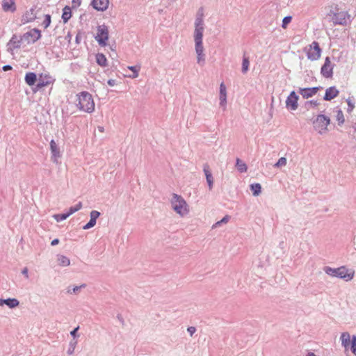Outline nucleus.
I'll return each instance as SVG.
<instances>
[{"mask_svg": "<svg viewBox=\"0 0 356 356\" xmlns=\"http://www.w3.org/2000/svg\"><path fill=\"white\" fill-rule=\"evenodd\" d=\"M204 21L202 17L196 19L195 22L194 30V41L195 48L197 54V60L198 63H204L205 58L204 54V47L202 43L203 33H204Z\"/></svg>", "mask_w": 356, "mask_h": 356, "instance_id": "1", "label": "nucleus"}, {"mask_svg": "<svg viewBox=\"0 0 356 356\" xmlns=\"http://www.w3.org/2000/svg\"><path fill=\"white\" fill-rule=\"evenodd\" d=\"M76 106L83 112L91 113L95 111V102L92 95L86 91L76 95Z\"/></svg>", "mask_w": 356, "mask_h": 356, "instance_id": "2", "label": "nucleus"}, {"mask_svg": "<svg viewBox=\"0 0 356 356\" xmlns=\"http://www.w3.org/2000/svg\"><path fill=\"white\" fill-rule=\"evenodd\" d=\"M170 203L172 209L180 216H184L189 213V206L181 195L173 193Z\"/></svg>", "mask_w": 356, "mask_h": 356, "instance_id": "3", "label": "nucleus"}, {"mask_svg": "<svg viewBox=\"0 0 356 356\" xmlns=\"http://www.w3.org/2000/svg\"><path fill=\"white\" fill-rule=\"evenodd\" d=\"M303 51L305 53L307 59L311 61H315L321 58L322 49L320 47L319 43L314 41L312 44L306 46L303 49Z\"/></svg>", "mask_w": 356, "mask_h": 356, "instance_id": "4", "label": "nucleus"}, {"mask_svg": "<svg viewBox=\"0 0 356 356\" xmlns=\"http://www.w3.org/2000/svg\"><path fill=\"white\" fill-rule=\"evenodd\" d=\"M341 344L346 350L350 349L352 353L356 355V336H350L347 332H343L341 335Z\"/></svg>", "mask_w": 356, "mask_h": 356, "instance_id": "5", "label": "nucleus"}, {"mask_svg": "<svg viewBox=\"0 0 356 356\" xmlns=\"http://www.w3.org/2000/svg\"><path fill=\"white\" fill-rule=\"evenodd\" d=\"M329 15L331 17L332 21L334 24L346 26L350 22V15L348 13V12H330Z\"/></svg>", "mask_w": 356, "mask_h": 356, "instance_id": "6", "label": "nucleus"}, {"mask_svg": "<svg viewBox=\"0 0 356 356\" xmlns=\"http://www.w3.org/2000/svg\"><path fill=\"white\" fill-rule=\"evenodd\" d=\"M95 39L99 45L105 47L107 44L108 40V27L103 24L97 27Z\"/></svg>", "mask_w": 356, "mask_h": 356, "instance_id": "7", "label": "nucleus"}, {"mask_svg": "<svg viewBox=\"0 0 356 356\" xmlns=\"http://www.w3.org/2000/svg\"><path fill=\"white\" fill-rule=\"evenodd\" d=\"M38 83L36 84V89L40 90L44 87L53 85L55 82V79L49 73H41L38 77Z\"/></svg>", "mask_w": 356, "mask_h": 356, "instance_id": "8", "label": "nucleus"}, {"mask_svg": "<svg viewBox=\"0 0 356 356\" xmlns=\"http://www.w3.org/2000/svg\"><path fill=\"white\" fill-rule=\"evenodd\" d=\"M330 122V120L328 117L324 115H318L314 122L315 129L318 133L323 134L327 131Z\"/></svg>", "mask_w": 356, "mask_h": 356, "instance_id": "9", "label": "nucleus"}, {"mask_svg": "<svg viewBox=\"0 0 356 356\" xmlns=\"http://www.w3.org/2000/svg\"><path fill=\"white\" fill-rule=\"evenodd\" d=\"M354 275L355 270L353 269H348L346 266L337 268V277L341 278L345 281L348 282L353 279Z\"/></svg>", "mask_w": 356, "mask_h": 356, "instance_id": "10", "label": "nucleus"}, {"mask_svg": "<svg viewBox=\"0 0 356 356\" xmlns=\"http://www.w3.org/2000/svg\"><path fill=\"white\" fill-rule=\"evenodd\" d=\"M321 73L325 78H331L332 76L333 65L329 57L325 58L324 64L321 67Z\"/></svg>", "mask_w": 356, "mask_h": 356, "instance_id": "11", "label": "nucleus"}, {"mask_svg": "<svg viewBox=\"0 0 356 356\" xmlns=\"http://www.w3.org/2000/svg\"><path fill=\"white\" fill-rule=\"evenodd\" d=\"M298 96L294 91H292L286 100V106L291 111H295L298 108Z\"/></svg>", "mask_w": 356, "mask_h": 356, "instance_id": "12", "label": "nucleus"}, {"mask_svg": "<svg viewBox=\"0 0 356 356\" xmlns=\"http://www.w3.org/2000/svg\"><path fill=\"white\" fill-rule=\"evenodd\" d=\"M23 40H24L23 36L18 37L16 35H13L8 43V50L13 51L17 49H19L21 47L22 42Z\"/></svg>", "mask_w": 356, "mask_h": 356, "instance_id": "13", "label": "nucleus"}, {"mask_svg": "<svg viewBox=\"0 0 356 356\" xmlns=\"http://www.w3.org/2000/svg\"><path fill=\"white\" fill-rule=\"evenodd\" d=\"M50 150L52 161L54 163H58V159L61 157V153L59 147L54 140L50 141Z\"/></svg>", "mask_w": 356, "mask_h": 356, "instance_id": "14", "label": "nucleus"}, {"mask_svg": "<svg viewBox=\"0 0 356 356\" xmlns=\"http://www.w3.org/2000/svg\"><path fill=\"white\" fill-rule=\"evenodd\" d=\"M40 37V31L38 29H32L29 32H27L23 35L24 40H28L29 42L31 41L32 42H35L39 40Z\"/></svg>", "mask_w": 356, "mask_h": 356, "instance_id": "15", "label": "nucleus"}, {"mask_svg": "<svg viewBox=\"0 0 356 356\" xmlns=\"http://www.w3.org/2000/svg\"><path fill=\"white\" fill-rule=\"evenodd\" d=\"M109 5L108 0H93L92 1V7L99 11L106 10Z\"/></svg>", "mask_w": 356, "mask_h": 356, "instance_id": "16", "label": "nucleus"}, {"mask_svg": "<svg viewBox=\"0 0 356 356\" xmlns=\"http://www.w3.org/2000/svg\"><path fill=\"white\" fill-rule=\"evenodd\" d=\"M319 88L318 87L314 88H300L299 92L305 99H308L314 95H315Z\"/></svg>", "mask_w": 356, "mask_h": 356, "instance_id": "17", "label": "nucleus"}, {"mask_svg": "<svg viewBox=\"0 0 356 356\" xmlns=\"http://www.w3.org/2000/svg\"><path fill=\"white\" fill-rule=\"evenodd\" d=\"M2 9L4 12L14 13L16 10V4L15 0H3Z\"/></svg>", "mask_w": 356, "mask_h": 356, "instance_id": "18", "label": "nucleus"}, {"mask_svg": "<svg viewBox=\"0 0 356 356\" xmlns=\"http://www.w3.org/2000/svg\"><path fill=\"white\" fill-rule=\"evenodd\" d=\"M90 221L83 226V229H88L93 227L96 225V220L99 217L100 213L97 211L93 210L90 212Z\"/></svg>", "mask_w": 356, "mask_h": 356, "instance_id": "19", "label": "nucleus"}, {"mask_svg": "<svg viewBox=\"0 0 356 356\" xmlns=\"http://www.w3.org/2000/svg\"><path fill=\"white\" fill-rule=\"evenodd\" d=\"M339 93V90L335 87H330L325 90L324 99L326 101H330L337 97Z\"/></svg>", "mask_w": 356, "mask_h": 356, "instance_id": "20", "label": "nucleus"}, {"mask_svg": "<svg viewBox=\"0 0 356 356\" xmlns=\"http://www.w3.org/2000/svg\"><path fill=\"white\" fill-rule=\"evenodd\" d=\"M220 104L225 108L227 104V90L224 83L220 85Z\"/></svg>", "mask_w": 356, "mask_h": 356, "instance_id": "21", "label": "nucleus"}, {"mask_svg": "<svg viewBox=\"0 0 356 356\" xmlns=\"http://www.w3.org/2000/svg\"><path fill=\"white\" fill-rule=\"evenodd\" d=\"M204 172L206 176V179H207V181L209 185V188L211 190L213 188V179L212 174L210 171L209 166L208 164H205L204 165Z\"/></svg>", "mask_w": 356, "mask_h": 356, "instance_id": "22", "label": "nucleus"}, {"mask_svg": "<svg viewBox=\"0 0 356 356\" xmlns=\"http://www.w3.org/2000/svg\"><path fill=\"white\" fill-rule=\"evenodd\" d=\"M25 82L29 86H33L36 81L38 80L37 75L33 72H28L26 74L25 77Z\"/></svg>", "mask_w": 356, "mask_h": 356, "instance_id": "23", "label": "nucleus"}, {"mask_svg": "<svg viewBox=\"0 0 356 356\" xmlns=\"http://www.w3.org/2000/svg\"><path fill=\"white\" fill-rule=\"evenodd\" d=\"M3 304L8 306L10 308H14L19 305V301L15 298H8L6 300L0 299V305L2 306Z\"/></svg>", "mask_w": 356, "mask_h": 356, "instance_id": "24", "label": "nucleus"}, {"mask_svg": "<svg viewBox=\"0 0 356 356\" xmlns=\"http://www.w3.org/2000/svg\"><path fill=\"white\" fill-rule=\"evenodd\" d=\"M72 17V11L71 8L69 6H65L63 8V12L62 15V19L63 20L64 23H67V21L71 18Z\"/></svg>", "mask_w": 356, "mask_h": 356, "instance_id": "25", "label": "nucleus"}, {"mask_svg": "<svg viewBox=\"0 0 356 356\" xmlns=\"http://www.w3.org/2000/svg\"><path fill=\"white\" fill-rule=\"evenodd\" d=\"M96 60L97 63L102 67L107 65V59L103 54H97L96 55Z\"/></svg>", "mask_w": 356, "mask_h": 356, "instance_id": "26", "label": "nucleus"}, {"mask_svg": "<svg viewBox=\"0 0 356 356\" xmlns=\"http://www.w3.org/2000/svg\"><path fill=\"white\" fill-rule=\"evenodd\" d=\"M236 166L238 169V170L241 172H245L247 171L248 170V168H247V165L246 164L243 162L241 159H236Z\"/></svg>", "mask_w": 356, "mask_h": 356, "instance_id": "27", "label": "nucleus"}, {"mask_svg": "<svg viewBox=\"0 0 356 356\" xmlns=\"http://www.w3.org/2000/svg\"><path fill=\"white\" fill-rule=\"evenodd\" d=\"M336 112H337L336 120L338 122V124L339 126H341V125L343 124V123L345 122V118H344L343 113L342 111L340 109H338Z\"/></svg>", "mask_w": 356, "mask_h": 356, "instance_id": "28", "label": "nucleus"}, {"mask_svg": "<svg viewBox=\"0 0 356 356\" xmlns=\"http://www.w3.org/2000/svg\"><path fill=\"white\" fill-rule=\"evenodd\" d=\"M58 261L60 266H67L70 264V259L63 255H60L58 257Z\"/></svg>", "mask_w": 356, "mask_h": 356, "instance_id": "29", "label": "nucleus"}, {"mask_svg": "<svg viewBox=\"0 0 356 356\" xmlns=\"http://www.w3.org/2000/svg\"><path fill=\"white\" fill-rule=\"evenodd\" d=\"M250 188L252 192V194L254 196H257L261 193V186L259 184H253L250 185Z\"/></svg>", "mask_w": 356, "mask_h": 356, "instance_id": "30", "label": "nucleus"}, {"mask_svg": "<svg viewBox=\"0 0 356 356\" xmlns=\"http://www.w3.org/2000/svg\"><path fill=\"white\" fill-rule=\"evenodd\" d=\"M249 59L248 57L243 56V63H242V71L243 73H245L249 68Z\"/></svg>", "mask_w": 356, "mask_h": 356, "instance_id": "31", "label": "nucleus"}, {"mask_svg": "<svg viewBox=\"0 0 356 356\" xmlns=\"http://www.w3.org/2000/svg\"><path fill=\"white\" fill-rule=\"evenodd\" d=\"M325 272L331 276L337 277V268H332L330 267H325L324 268Z\"/></svg>", "mask_w": 356, "mask_h": 356, "instance_id": "32", "label": "nucleus"}, {"mask_svg": "<svg viewBox=\"0 0 356 356\" xmlns=\"http://www.w3.org/2000/svg\"><path fill=\"white\" fill-rule=\"evenodd\" d=\"M81 208H82V204H81V202H79L74 207H72L70 208L68 213L70 216L72 213H74V212L79 211Z\"/></svg>", "mask_w": 356, "mask_h": 356, "instance_id": "33", "label": "nucleus"}, {"mask_svg": "<svg viewBox=\"0 0 356 356\" xmlns=\"http://www.w3.org/2000/svg\"><path fill=\"white\" fill-rule=\"evenodd\" d=\"M346 102L348 104L347 112L351 113L353 111V109L355 108V102H353V100L351 98H348L346 99Z\"/></svg>", "mask_w": 356, "mask_h": 356, "instance_id": "34", "label": "nucleus"}, {"mask_svg": "<svg viewBox=\"0 0 356 356\" xmlns=\"http://www.w3.org/2000/svg\"><path fill=\"white\" fill-rule=\"evenodd\" d=\"M286 165V159L285 157H281L279 159L277 162L274 165L275 168H280Z\"/></svg>", "mask_w": 356, "mask_h": 356, "instance_id": "35", "label": "nucleus"}, {"mask_svg": "<svg viewBox=\"0 0 356 356\" xmlns=\"http://www.w3.org/2000/svg\"><path fill=\"white\" fill-rule=\"evenodd\" d=\"M70 216L68 212L67 213H63V214H56L54 215V218L58 221H62L65 220L67 218Z\"/></svg>", "mask_w": 356, "mask_h": 356, "instance_id": "36", "label": "nucleus"}, {"mask_svg": "<svg viewBox=\"0 0 356 356\" xmlns=\"http://www.w3.org/2000/svg\"><path fill=\"white\" fill-rule=\"evenodd\" d=\"M292 17L291 16H286L282 20V28L286 29L288 24L291 22Z\"/></svg>", "mask_w": 356, "mask_h": 356, "instance_id": "37", "label": "nucleus"}, {"mask_svg": "<svg viewBox=\"0 0 356 356\" xmlns=\"http://www.w3.org/2000/svg\"><path fill=\"white\" fill-rule=\"evenodd\" d=\"M51 24V16L49 15H46L44 17V19L42 22V25L44 29H47Z\"/></svg>", "mask_w": 356, "mask_h": 356, "instance_id": "38", "label": "nucleus"}, {"mask_svg": "<svg viewBox=\"0 0 356 356\" xmlns=\"http://www.w3.org/2000/svg\"><path fill=\"white\" fill-rule=\"evenodd\" d=\"M229 220V216H225L220 221H218L214 225L213 227H218L219 226L221 223H227Z\"/></svg>", "mask_w": 356, "mask_h": 356, "instance_id": "39", "label": "nucleus"}, {"mask_svg": "<svg viewBox=\"0 0 356 356\" xmlns=\"http://www.w3.org/2000/svg\"><path fill=\"white\" fill-rule=\"evenodd\" d=\"M129 70L134 72V74L133 76L134 78H136L138 76V70L136 66H130L128 67Z\"/></svg>", "mask_w": 356, "mask_h": 356, "instance_id": "40", "label": "nucleus"}, {"mask_svg": "<svg viewBox=\"0 0 356 356\" xmlns=\"http://www.w3.org/2000/svg\"><path fill=\"white\" fill-rule=\"evenodd\" d=\"M195 330H196L195 327H189L188 328V332L191 334V335H193Z\"/></svg>", "mask_w": 356, "mask_h": 356, "instance_id": "41", "label": "nucleus"}, {"mask_svg": "<svg viewBox=\"0 0 356 356\" xmlns=\"http://www.w3.org/2000/svg\"><path fill=\"white\" fill-rule=\"evenodd\" d=\"M108 84L110 86H113L115 85V81L114 79H110L108 81Z\"/></svg>", "mask_w": 356, "mask_h": 356, "instance_id": "42", "label": "nucleus"}, {"mask_svg": "<svg viewBox=\"0 0 356 356\" xmlns=\"http://www.w3.org/2000/svg\"><path fill=\"white\" fill-rule=\"evenodd\" d=\"M10 70H12V67L10 65H5L3 67V70L5 72Z\"/></svg>", "mask_w": 356, "mask_h": 356, "instance_id": "43", "label": "nucleus"}, {"mask_svg": "<svg viewBox=\"0 0 356 356\" xmlns=\"http://www.w3.org/2000/svg\"><path fill=\"white\" fill-rule=\"evenodd\" d=\"M22 273L26 276V278L29 277V275H28V268H24L22 270Z\"/></svg>", "mask_w": 356, "mask_h": 356, "instance_id": "44", "label": "nucleus"}, {"mask_svg": "<svg viewBox=\"0 0 356 356\" xmlns=\"http://www.w3.org/2000/svg\"><path fill=\"white\" fill-rule=\"evenodd\" d=\"M79 330V327H76L75 329H74L71 332V335L73 336L74 337H75L76 336V333L77 332V330Z\"/></svg>", "mask_w": 356, "mask_h": 356, "instance_id": "45", "label": "nucleus"}, {"mask_svg": "<svg viewBox=\"0 0 356 356\" xmlns=\"http://www.w3.org/2000/svg\"><path fill=\"white\" fill-rule=\"evenodd\" d=\"M58 243H59V240H58V238H56V239H54V240L51 241V245H57Z\"/></svg>", "mask_w": 356, "mask_h": 356, "instance_id": "46", "label": "nucleus"}, {"mask_svg": "<svg viewBox=\"0 0 356 356\" xmlns=\"http://www.w3.org/2000/svg\"><path fill=\"white\" fill-rule=\"evenodd\" d=\"M81 287H85V285H84V284H83V285H81V286H75V287L73 289V291L75 293V292H76V291H77L80 288H81Z\"/></svg>", "mask_w": 356, "mask_h": 356, "instance_id": "47", "label": "nucleus"}, {"mask_svg": "<svg viewBox=\"0 0 356 356\" xmlns=\"http://www.w3.org/2000/svg\"><path fill=\"white\" fill-rule=\"evenodd\" d=\"M35 19V15H33V17H30V18H29V20H33V19Z\"/></svg>", "mask_w": 356, "mask_h": 356, "instance_id": "48", "label": "nucleus"}, {"mask_svg": "<svg viewBox=\"0 0 356 356\" xmlns=\"http://www.w3.org/2000/svg\"><path fill=\"white\" fill-rule=\"evenodd\" d=\"M30 12L31 13V14L33 15V12H34V10L33 9H31Z\"/></svg>", "mask_w": 356, "mask_h": 356, "instance_id": "49", "label": "nucleus"}, {"mask_svg": "<svg viewBox=\"0 0 356 356\" xmlns=\"http://www.w3.org/2000/svg\"><path fill=\"white\" fill-rule=\"evenodd\" d=\"M308 356H315V355L314 353H310V354H309Z\"/></svg>", "mask_w": 356, "mask_h": 356, "instance_id": "50", "label": "nucleus"}]
</instances>
